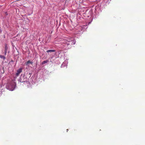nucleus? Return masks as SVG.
<instances>
[{
	"label": "nucleus",
	"mask_w": 145,
	"mask_h": 145,
	"mask_svg": "<svg viewBox=\"0 0 145 145\" xmlns=\"http://www.w3.org/2000/svg\"><path fill=\"white\" fill-rule=\"evenodd\" d=\"M22 71V69L21 68L17 70V72L16 74V76H18L19 74L21 73Z\"/></svg>",
	"instance_id": "f257e3e1"
},
{
	"label": "nucleus",
	"mask_w": 145,
	"mask_h": 145,
	"mask_svg": "<svg viewBox=\"0 0 145 145\" xmlns=\"http://www.w3.org/2000/svg\"><path fill=\"white\" fill-rule=\"evenodd\" d=\"M68 41L69 42H70V43L71 42V44L72 45H73V44L74 45L76 43L75 41L74 40L72 41V40L71 41V40H68Z\"/></svg>",
	"instance_id": "f03ea898"
},
{
	"label": "nucleus",
	"mask_w": 145,
	"mask_h": 145,
	"mask_svg": "<svg viewBox=\"0 0 145 145\" xmlns=\"http://www.w3.org/2000/svg\"><path fill=\"white\" fill-rule=\"evenodd\" d=\"M55 50H47L46 51V52H55Z\"/></svg>",
	"instance_id": "7ed1b4c3"
},
{
	"label": "nucleus",
	"mask_w": 145,
	"mask_h": 145,
	"mask_svg": "<svg viewBox=\"0 0 145 145\" xmlns=\"http://www.w3.org/2000/svg\"><path fill=\"white\" fill-rule=\"evenodd\" d=\"M48 62V60L44 61L42 62V64L43 65L46 63H47Z\"/></svg>",
	"instance_id": "20e7f679"
},
{
	"label": "nucleus",
	"mask_w": 145,
	"mask_h": 145,
	"mask_svg": "<svg viewBox=\"0 0 145 145\" xmlns=\"http://www.w3.org/2000/svg\"><path fill=\"white\" fill-rule=\"evenodd\" d=\"M20 81L21 82H25V80H24V79L22 80V77L21 76L20 78Z\"/></svg>",
	"instance_id": "39448f33"
},
{
	"label": "nucleus",
	"mask_w": 145,
	"mask_h": 145,
	"mask_svg": "<svg viewBox=\"0 0 145 145\" xmlns=\"http://www.w3.org/2000/svg\"><path fill=\"white\" fill-rule=\"evenodd\" d=\"M30 63H31V62L30 60L28 61L26 63V65H28Z\"/></svg>",
	"instance_id": "423d86ee"
},
{
	"label": "nucleus",
	"mask_w": 145,
	"mask_h": 145,
	"mask_svg": "<svg viewBox=\"0 0 145 145\" xmlns=\"http://www.w3.org/2000/svg\"><path fill=\"white\" fill-rule=\"evenodd\" d=\"M0 57L1 58H3L4 59H5V56L1 55H0Z\"/></svg>",
	"instance_id": "0eeeda50"
},
{
	"label": "nucleus",
	"mask_w": 145,
	"mask_h": 145,
	"mask_svg": "<svg viewBox=\"0 0 145 145\" xmlns=\"http://www.w3.org/2000/svg\"><path fill=\"white\" fill-rule=\"evenodd\" d=\"M8 49L6 45H5V50L7 51Z\"/></svg>",
	"instance_id": "6e6552de"
},
{
	"label": "nucleus",
	"mask_w": 145,
	"mask_h": 145,
	"mask_svg": "<svg viewBox=\"0 0 145 145\" xmlns=\"http://www.w3.org/2000/svg\"><path fill=\"white\" fill-rule=\"evenodd\" d=\"M7 53V51L5 50V55H6Z\"/></svg>",
	"instance_id": "1a4fd4ad"
},
{
	"label": "nucleus",
	"mask_w": 145,
	"mask_h": 145,
	"mask_svg": "<svg viewBox=\"0 0 145 145\" xmlns=\"http://www.w3.org/2000/svg\"><path fill=\"white\" fill-rule=\"evenodd\" d=\"M10 89V90H13V88L11 89Z\"/></svg>",
	"instance_id": "9d476101"
},
{
	"label": "nucleus",
	"mask_w": 145,
	"mask_h": 145,
	"mask_svg": "<svg viewBox=\"0 0 145 145\" xmlns=\"http://www.w3.org/2000/svg\"><path fill=\"white\" fill-rule=\"evenodd\" d=\"M67 131H68V129H67Z\"/></svg>",
	"instance_id": "9b49d317"
},
{
	"label": "nucleus",
	"mask_w": 145,
	"mask_h": 145,
	"mask_svg": "<svg viewBox=\"0 0 145 145\" xmlns=\"http://www.w3.org/2000/svg\"><path fill=\"white\" fill-rule=\"evenodd\" d=\"M69 44H70L69 43H68L67 44V45H69Z\"/></svg>",
	"instance_id": "f8f14e48"
}]
</instances>
